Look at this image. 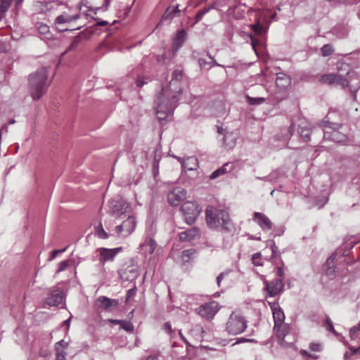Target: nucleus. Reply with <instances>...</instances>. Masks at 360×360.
I'll use <instances>...</instances> for the list:
<instances>
[{
  "mask_svg": "<svg viewBox=\"0 0 360 360\" xmlns=\"http://www.w3.org/2000/svg\"><path fill=\"white\" fill-rule=\"evenodd\" d=\"M181 93L179 90L175 94H172L169 89H162L161 94L155 100L157 108L156 114L160 121L165 120L172 114L176 108L179 95Z\"/></svg>",
  "mask_w": 360,
  "mask_h": 360,
  "instance_id": "f257e3e1",
  "label": "nucleus"
},
{
  "mask_svg": "<svg viewBox=\"0 0 360 360\" xmlns=\"http://www.w3.org/2000/svg\"><path fill=\"white\" fill-rule=\"evenodd\" d=\"M206 220L210 228H217L221 225L227 232L237 231V227L231 222L228 212L224 210L208 207L206 209Z\"/></svg>",
  "mask_w": 360,
  "mask_h": 360,
  "instance_id": "f03ea898",
  "label": "nucleus"
},
{
  "mask_svg": "<svg viewBox=\"0 0 360 360\" xmlns=\"http://www.w3.org/2000/svg\"><path fill=\"white\" fill-rule=\"evenodd\" d=\"M48 70L45 68H41L35 73L30 75L29 91L34 100L41 98L46 94L48 88Z\"/></svg>",
  "mask_w": 360,
  "mask_h": 360,
  "instance_id": "7ed1b4c3",
  "label": "nucleus"
},
{
  "mask_svg": "<svg viewBox=\"0 0 360 360\" xmlns=\"http://www.w3.org/2000/svg\"><path fill=\"white\" fill-rule=\"evenodd\" d=\"M247 328V321L238 312H233L226 323V330L230 335H236L242 333Z\"/></svg>",
  "mask_w": 360,
  "mask_h": 360,
  "instance_id": "20e7f679",
  "label": "nucleus"
},
{
  "mask_svg": "<svg viewBox=\"0 0 360 360\" xmlns=\"http://www.w3.org/2000/svg\"><path fill=\"white\" fill-rule=\"evenodd\" d=\"M130 211L129 203L122 198L113 199L110 202L109 212L111 215L120 218Z\"/></svg>",
  "mask_w": 360,
  "mask_h": 360,
  "instance_id": "39448f33",
  "label": "nucleus"
},
{
  "mask_svg": "<svg viewBox=\"0 0 360 360\" xmlns=\"http://www.w3.org/2000/svg\"><path fill=\"white\" fill-rule=\"evenodd\" d=\"M181 211L183 213L185 221L188 224H193L200 212L197 203L191 201L184 202L181 206Z\"/></svg>",
  "mask_w": 360,
  "mask_h": 360,
  "instance_id": "423d86ee",
  "label": "nucleus"
},
{
  "mask_svg": "<svg viewBox=\"0 0 360 360\" xmlns=\"http://www.w3.org/2000/svg\"><path fill=\"white\" fill-rule=\"evenodd\" d=\"M136 220L134 216H129L121 224L115 226V231L119 238H127L135 230Z\"/></svg>",
  "mask_w": 360,
  "mask_h": 360,
  "instance_id": "0eeeda50",
  "label": "nucleus"
},
{
  "mask_svg": "<svg viewBox=\"0 0 360 360\" xmlns=\"http://www.w3.org/2000/svg\"><path fill=\"white\" fill-rule=\"evenodd\" d=\"M341 128V125L335 123L326 126L323 129V138L330 139L337 143L345 141L346 136L340 131Z\"/></svg>",
  "mask_w": 360,
  "mask_h": 360,
  "instance_id": "6e6552de",
  "label": "nucleus"
},
{
  "mask_svg": "<svg viewBox=\"0 0 360 360\" xmlns=\"http://www.w3.org/2000/svg\"><path fill=\"white\" fill-rule=\"evenodd\" d=\"M320 82L329 85H340L345 88L349 85V79L338 74H326L321 77Z\"/></svg>",
  "mask_w": 360,
  "mask_h": 360,
  "instance_id": "1a4fd4ad",
  "label": "nucleus"
},
{
  "mask_svg": "<svg viewBox=\"0 0 360 360\" xmlns=\"http://www.w3.org/2000/svg\"><path fill=\"white\" fill-rule=\"evenodd\" d=\"M219 304L216 302H210L202 304L195 309L196 312L202 318L210 319H212L219 311Z\"/></svg>",
  "mask_w": 360,
  "mask_h": 360,
  "instance_id": "9d476101",
  "label": "nucleus"
},
{
  "mask_svg": "<svg viewBox=\"0 0 360 360\" xmlns=\"http://www.w3.org/2000/svg\"><path fill=\"white\" fill-rule=\"evenodd\" d=\"M122 250V247L115 248H100L96 250V252H98L99 258L98 260L101 263H105L107 262L113 261L115 256Z\"/></svg>",
  "mask_w": 360,
  "mask_h": 360,
  "instance_id": "9b49d317",
  "label": "nucleus"
},
{
  "mask_svg": "<svg viewBox=\"0 0 360 360\" xmlns=\"http://www.w3.org/2000/svg\"><path fill=\"white\" fill-rule=\"evenodd\" d=\"M264 290L269 297H274L280 293L284 288V283L281 278H276L271 281H265Z\"/></svg>",
  "mask_w": 360,
  "mask_h": 360,
  "instance_id": "f8f14e48",
  "label": "nucleus"
},
{
  "mask_svg": "<svg viewBox=\"0 0 360 360\" xmlns=\"http://www.w3.org/2000/svg\"><path fill=\"white\" fill-rule=\"evenodd\" d=\"M186 198V191L181 188H176L168 193V202L173 205L177 206L181 201Z\"/></svg>",
  "mask_w": 360,
  "mask_h": 360,
  "instance_id": "ddd939ff",
  "label": "nucleus"
},
{
  "mask_svg": "<svg viewBox=\"0 0 360 360\" xmlns=\"http://www.w3.org/2000/svg\"><path fill=\"white\" fill-rule=\"evenodd\" d=\"M96 306L103 310L110 311L117 307L119 304V300L111 299L105 296H100L96 300Z\"/></svg>",
  "mask_w": 360,
  "mask_h": 360,
  "instance_id": "4468645a",
  "label": "nucleus"
},
{
  "mask_svg": "<svg viewBox=\"0 0 360 360\" xmlns=\"http://www.w3.org/2000/svg\"><path fill=\"white\" fill-rule=\"evenodd\" d=\"M63 297V290L56 288L51 290L50 295L46 298L44 303L50 307L58 306L62 303Z\"/></svg>",
  "mask_w": 360,
  "mask_h": 360,
  "instance_id": "2eb2a0df",
  "label": "nucleus"
},
{
  "mask_svg": "<svg viewBox=\"0 0 360 360\" xmlns=\"http://www.w3.org/2000/svg\"><path fill=\"white\" fill-rule=\"evenodd\" d=\"M252 219L264 231H269L273 227V223L269 218L264 214L255 212L253 214Z\"/></svg>",
  "mask_w": 360,
  "mask_h": 360,
  "instance_id": "dca6fc26",
  "label": "nucleus"
},
{
  "mask_svg": "<svg viewBox=\"0 0 360 360\" xmlns=\"http://www.w3.org/2000/svg\"><path fill=\"white\" fill-rule=\"evenodd\" d=\"M269 306L273 314L274 324H280L284 322L285 314L277 302H269Z\"/></svg>",
  "mask_w": 360,
  "mask_h": 360,
  "instance_id": "f3484780",
  "label": "nucleus"
},
{
  "mask_svg": "<svg viewBox=\"0 0 360 360\" xmlns=\"http://www.w3.org/2000/svg\"><path fill=\"white\" fill-rule=\"evenodd\" d=\"M58 4L54 1H41L35 2L34 4V10L40 13H46L54 8Z\"/></svg>",
  "mask_w": 360,
  "mask_h": 360,
  "instance_id": "a211bd4d",
  "label": "nucleus"
},
{
  "mask_svg": "<svg viewBox=\"0 0 360 360\" xmlns=\"http://www.w3.org/2000/svg\"><path fill=\"white\" fill-rule=\"evenodd\" d=\"M276 84L281 90H285L290 86L291 79L288 75L283 72L278 73L276 75Z\"/></svg>",
  "mask_w": 360,
  "mask_h": 360,
  "instance_id": "6ab92c4d",
  "label": "nucleus"
},
{
  "mask_svg": "<svg viewBox=\"0 0 360 360\" xmlns=\"http://www.w3.org/2000/svg\"><path fill=\"white\" fill-rule=\"evenodd\" d=\"M199 235L198 228L194 226L188 230L179 233V239L184 242L191 241Z\"/></svg>",
  "mask_w": 360,
  "mask_h": 360,
  "instance_id": "aec40b11",
  "label": "nucleus"
},
{
  "mask_svg": "<svg viewBox=\"0 0 360 360\" xmlns=\"http://www.w3.org/2000/svg\"><path fill=\"white\" fill-rule=\"evenodd\" d=\"M274 330L276 331L277 338L282 342L290 332V326L284 322L280 324H274Z\"/></svg>",
  "mask_w": 360,
  "mask_h": 360,
  "instance_id": "412c9836",
  "label": "nucleus"
},
{
  "mask_svg": "<svg viewBox=\"0 0 360 360\" xmlns=\"http://www.w3.org/2000/svg\"><path fill=\"white\" fill-rule=\"evenodd\" d=\"M156 246L157 244L153 238H147L145 241L140 245L139 248L141 250L147 255L153 254Z\"/></svg>",
  "mask_w": 360,
  "mask_h": 360,
  "instance_id": "4be33fe9",
  "label": "nucleus"
},
{
  "mask_svg": "<svg viewBox=\"0 0 360 360\" xmlns=\"http://www.w3.org/2000/svg\"><path fill=\"white\" fill-rule=\"evenodd\" d=\"M198 167V159L195 157H188L182 162V168L185 171L194 170Z\"/></svg>",
  "mask_w": 360,
  "mask_h": 360,
  "instance_id": "5701e85b",
  "label": "nucleus"
},
{
  "mask_svg": "<svg viewBox=\"0 0 360 360\" xmlns=\"http://www.w3.org/2000/svg\"><path fill=\"white\" fill-rule=\"evenodd\" d=\"M79 18V15H70L68 13H63L60 15H58L56 20H55V25H60L62 24L70 22Z\"/></svg>",
  "mask_w": 360,
  "mask_h": 360,
  "instance_id": "b1692460",
  "label": "nucleus"
},
{
  "mask_svg": "<svg viewBox=\"0 0 360 360\" xmlns=\"http://www.w3.org/2000/svg\"><path fill=\"white\" fill-rule=\"evenodd\" d=\"M294 131L295 127L293 124H291L288 127H284L281 129L279 138L282 139L285 143H287L292 136Z\"/></svg>",
  "mask_w": 360,
  "mask_h": 360,
  "instance_id": "393cba45",
  "label": "nucleus"
},
{
  "mask_svg": "<svg viewBox=\"0 0 360 360\" xmlns=\"http://www.w3.org/2000/svg\"><path fill=\"white\" fill-rule=\"evenodd\" d=\"M36 27L39 34L45 39H51L52 34L50 32L49 27L47 25L42 22H37Z\"/></svg>",
  "mask_w": 360,
  "mask_h": 360,
  "instance_id": "a878e982",
  "label": "nucleus"
},
{
  "mask_svg": "<svg viewBox=\"0 0 360 360\" xmlns=\"http://www.w3.org/2000/svg\"><path fill=\"white\" fill-rule=\"evenodd\" d=\"M186 33L184 30L179 31L174 39V46H176V51L181 47L186 39Z\"/></svg>",
  "mask_w": 360,
  "mask_h": 360,
  "instance_id": "bb28decb",
  "label": "nucleus"
},
{
  "mask_svg": "<svg viewBox=\"0 0 360 360\" xmlns=\"http://www.w3.org/2000/svg\"><path fill=\"white\" fill-rule=\"evenodd\" d=\"M12 0H0V21L4 18L6 11L11 5Z\"/></svg>",
  "mask_w": 360,
  "mask_h": 360,
  "instance_id": "cd10ccee",
  "label": "nucleus"
},
{
  "mask_svg": "<svg viewBox=\"0 0 360 360\" xmlns=\"http://www.w3.org/2000/svg\"><path fill=\"white\" fill-rule=\"evenodd\" d=\"M229 166V163L227 162V163L224 164V165L221 167L214 171L210 176V179H214L217 178L218 176H219L220 175L227 173L228 172L227 167Z\"/></svg>",
  "mask_w": 360,
  "mask_h": 360,
  "instance_id": "c85d7f7f",
  "label": "nucleus"
},
{
  "mask_svg": "<svg viewBox=\"0 0 360 360\" xmlns=\"http://www.w3.org/2000/svg\"><path fill=\"white\" fill-rule=\"evenodd\" d=\"M360 332V323L357 326H353L349 330V336L352 340L359 342L360 338L359 337V333Z\"/></svg>",
  "mask_w": 360,
  "mask_h": 360,
  "instance_id": "c756f323",
  "label": "nucleus"
},
{
  "mask_svg": "<svg viewBox=\"0 0 360 360\" xmlns=\"http://www.w3.org/2000/svg\"><path fill=\"white\" fill-rule=\"evenodd\" d=\"M300 136L303 139V140L306 142L309 141L310 139L311 130L309 128L306 126L300 127Z\"/></svg>",
  "mask_w": 360,
  "mask_h": 360,
  "instance_id": "7c9ffc66",
  "label": "nucleus"
},
{
  "mask_svg": "<svg viewBox=\"0 0 360 360\" xmlns=\"http://www.w3.org/2000/svg\"><path fill=\"white\" fill-rule=\"evenodd\" d=\"M95 233L101 239H107L109 237V234L104 230L101 224L96 228Z\"/></svg>",
  "mask_w": 360,
  "mask_h": 360,
  "instance_id": "2f4dec72",
  "label": "nucleus"
},
{
  "mask_svg": "<svg viewBox=\"0 0 360 360\" xmlns=\"http://www.w3.org/2000/svg\"><path fill=\"white\" fill-rule=\"evenodd\" d=\"M174 16H175V14L174 13V11H172L171 7H169L166 10V11L164 13V14L161 18L160 24L164 23L167 20L171 21Z\"/></svg>",
  "mask_w": 360,
  "mask_h": 360,
  "instance_id": "473e14b6",
  "label": "nucleus"
},
{
  "mask_svg": "<svg viewBox=\"0 0 360 360\" xmlns=\"http://www.w3.org/2000/svg\"><path fill=\"white\" fill-rule=\"evenodd\" d=\"M246 99L250 105H257L265 102L266 99L263 97L253 98L250 96H246Z\"/></svg>",
  "mask_w": 360,
  "mask_h": 360,
  "instance_id": "72a5a7b5",
  "label": "nucleus"
},
{
  "mask_svg": "<svg viewBox=\"0 0 360 360\" xmlns=\"http://www.w3.org/2000/svg\"><path fill=\"white\" fill-rule=\"evenodd\" d=\"M210 11V7H205L202 10L199 11L195 17V22L193 24L198 23L202 17Z\"/></svg>",
  "mask_w": 360,
  "mask_h": 360,
  "instance_id": "f704fd0d",
  "label": "nucleus"
},
{
  "mask_svg": "<svg viewBox=\"0 0 360 360\" xmlns=\"http://www.w3.org/2000/svg\"><path fill=\"white\" fill-rule=\"evenodd\" d=\"M261 257L260 252H256L252 255V263L255 266H261L263 265Z\"/></svg>",
  "mask_w": 360,
  "mask_h": 360,
  "instance_id": "c9c22d12",
  "label": "nucleus"
},
{
  "mask_svg": "<svg viewBox=\"0 0 360 360\" xmlns=\"http://www.w3.org/2000/svg\"><path fill=\"white\" fill-rule=\"evenodd\" d=\"M321 51L323 56H328L334 51V49L330 44H326L321 48Z\"/></svg>",
  "mask_w": 360,
  "mask_h": 360,
  "instance_id": "e433bc0d",
  "label": "nucleus"
},
{
  "mask_svg": "<svg viewBox=\"0 0 360 360\" xmlns=\"http://www.w3.org/2000/svg\"><path fill=\"white\" fill-rule=\"evenodd\" d=\"M68 342H65L64 340H61L55 344V350L56 351H58V350L64 351V349H66L68 347Z\"/></svg>",
  "mask_w": 360,
  "mask_h": 360,
  "instance_id": "4c0bfd02",
  "label": "nucleus"
},
{
  "mask_svg": "<svg viewBox=\"0 0 360 360\" xmlns=\"http://www.w3.org/2000/svg\"><path fill=\"white\" fill-rule=\"evenodd\" d=\"M121 328L126 331L132 332L134 330V326L130 321H122Z\"/></svg>",
  "mask_w": 360,
  "mask_h": 360,
  "instance_id": "58836bf2",
  "label": "nucleus"
},
{
  "mask_svg": "<svg viewBox=\"0 0 360 360\" xmlns=\"http://www.w3.org/2000/svg\"><path fill=\"white\" fill-rule=\"evenodd\" d=\"M149 79L144 76H139L136 79V85L138 87H142L143 85L147 84Z\"/></svg>",
  "mask_w": 360,
  "mask_h": 360,
  "instance_id": "ea45409f",
  "label": "nucleus"
},
{
  "mask_svg": "<svg viewBox=\"0 0 360 360\" xmlns=\"http://www.w3.org/2000/svg\"><path fill=\"white\" fill-rule=\"evenodd\" d=\"M67 248H68V247H65V248H64L63 249H60V250H54L53 251L51 252V256H50L49 260V261L53 260L58 256V254L65 252Z\"/></svg>",
  "mask_w": 360,
  "mask_h": 360,
  "instance_id": "a19ab883",
  "label": "nucleus"
},
{
  "mask_svg": "<svg viewBox=\"0 0 360 360\" xmlns=\"http://www.w3.org/2000/svg\"><path fill=\"white\" fill-rule=\"evenodd\" d=\"M68 265H69V262L68 260L62 261L58 264V270L56 271V274L63 271L68 267Z\"/></svg>",
  "mask_w": 360,
  "mask_h": 360,
  "instance_id": "79ce46f5",
  "label": "nucleus"
},
{
  "mask_svg": "<svg viewBox=\"0 0 360 360\" xmlns=\"http://www.w3.org/2000/svg\"><path fill=\"white\" fill-rule=\"evenodd\" d=\"M250 28L257 34H261L263 30L262 26L259 22L251 25Z\"/></svg>",
  "mask_w": 360,
  "mask_h": 360,
  "instance_id": "37998d69",
  "label": "nucleus"
},
{
  "mask_svg": "<svg viewBox=\"0 0 360 360\" xmlns=\"http://www.w3.org/2000/svg\"><path fill=\"white\" fill-rule=\"evenodd\" d=\"M326 329L328 330L333 333L335 335H338L337 332L335 330L334 327L333 326V322L329 318L326 319Z\"/></svg>",
  "mask_w": 360,
  "mask_h": 360,
  "instance_id": "c03bdc74",
  "label": "nucleus"
},
{
  "mask_svg": "<svg viewBox=\"0 0 360 360\" xmlns=\"http://www.w3.org/2000/svg\"><path fill=\"white\" fill-rule=\"evenodd\" d=\"M225 5V3L222 0H216L214 1L212 4L210 6V10L212 8H219L221 6H224Z\"/></svg>",
  "mask_w": 360,
  "mask_h": 360,
  "instance_id": "a18cd8bd",
  "label": "nucleus"
},
{
  "mask_svg": "<svg viewBox=\"0 0 360 360\" xmlns=\"http://www.w3.org/2000/svg\"><path fill=\"white\" fill-rule=\"evenodd\" d=\"M337 68H338V71H340L341 69L345 70L347 75V76L349 75V74H350L349 67V65L347 63H338Z\"/></svg>",
  "mask_w": 360,
  "mask_h": 360,
  "instance_id": "49530a36",
  "label": "nucleus"
},
{
  "mask_svg": "<svg viewBox=\"0 0 360 360\" xmlns=\"http://www.w3.org/2000/svg\"><path fill=\"white\" fill-rule=\"evenodd\" d=\"M56 360H66L67 353L63 350L56 351Z\"/></svg>",
  "mask_w": 360,
  "mask_h": 360,
  "instance_id": "de8ad7c7",
  "label": "nucleus"
},
{
  "mask_svg": "<svg viewBox=\"0 0 360 360\" xmlns=\"http://www.w3.org/2000/svg\"><path fill=\"white\" fill-rule=\"evenodd\" d=\"M309 348L312 351L319 352L321 349V345L319 343L312 342L309 345Z\"/></svg>",
  "mask_w": 360,
  "mask_h": 360,
  "instance_id": "09e8293b",
  "label": "nucleus"
},
{
  "mask_svg": "<svg viewBox=\"0 0 360 360\" xmlns=\"http://www.w3.org/2000/svg\"><path fill=\"white\" fill-rule=\"evenodd\" d=\"M163 329L167 334L172 335V325L170 324V323H169V322L165 323L163 326Z\"/></svg>",
  "mask_w": 360,
  "mask_h": 360,
  "instance_id": "8fccbe9b",
  "label": "nucleus"
},
{
  "mask_svg": "<svg viewBox=\"0 0 360 360\" xmlns=\"http://www.w3.org/2000/svg\"><path fill=\"white\" fill-rule=\"evenodd\" d=\"M226 275H227V273H226V272H222L219 274V276L217 277V283L218 286H220L221 281L223 280V278Z\"/></svg>",
  "mask_w": 360,
  "mask_h": 360,
  "instance_id": "3c124183",
  "label": "nucleus"
},
{
  "mask_svg": "<svg viewBox=\"0 0 360 360\" xmlns=\"http://www.w3.org/2000/svg\"><path fill=\"white\" fill-rule=\"evenodd\" d=\"M257 179L264 181H271V182L274 181V178H273L272 175H269V176H266L264 177H257Z\"/></svg>",
  "mask_w": 360,
  "mask_h": 360,
  "instance_id": "603ef678",
  "label": "nucleus"
},
{
  "mask_svg": "<svg viewBox=\"0 0 360 360\" xmlns=\"http://www.w3.org/2000/svg\"><path fill=\"white\" fill-rule=\"evenodd\" d=\"M277 275L281 279L285 276V271L282 267L277 268Z\"/></svg>",
  "mask_w": 360,
  "mask_h": 360,
  "instance_id": "864d4df0",
  "label": "nucleus"
},
{
  "mask_svg": "<svg viewBox=\"0 0 360 360\" xmlns=\"http://www.w3.org/2000/svg\"><path fill=\"white\" fill-rule=\"evenodd\" d=\"M174 75H175V77H176V80H174V79H173V80L170 82V86H172V85H174V84H177V83H178V82H177V77H178V76H181V72H180V71H177V70H176V71H175V72H174Z\"/></svg>",
  "mask_w": 360,
  "mask_h": 360,
  "instance_id": "5fc2aeb1",
  "label": "nucleus"
},
{
  "mask_svg": "<svg viewBox=\"0 0 360 360\" xmlns=\"http://www.w3.org/2000/svg\"><path fill=\"white\" fill-rule=\"evenodd\" d=\"M335 273V269L333 266H328L326 270V274L328 276H333Z\"/></svg>",
  "mask_w": 360,
  "mask_h": 360,
  "instance_id": "6e6d98bb",
  "label": "nucleus"
},
{
  "mask_svg": "<svg viewBox=\"0 0 360 360\" xmlns=\"http://www.w3.org/2000/svg\"><path fill=\"white\" fill-rule=\"evenodd\" d=\"M135 294V290L134 289H130L127 291V299H126V301L127 302L128 300L131 297V296H134Z\"/></svg>",
  "mask_w": 360,
  "mask_h": 360,
  "instance_id": "4d7b16f0",
  "label": "nucleus"
},
{
  "mask_svg": "<svg viewBox=\"0 0 360 360\" xmlns=\"http://www.w3.org/2000/svg\"><path fill=\"white\" fill-rule=\"evenodd\" d=\"M77 40H75L72 44L70 45V46L66 50V51L64 53H65L66 52L68 51H71L74 47H75L77 45Z\"/></svg>",
  "mask_w": 360,
  "mask_h": 360,
  "instance_id": "13d9d810",
  "label": "nucleus"
},
{
  "mask_svg": "<svg viewBox=\"0 0 360 360\" xmlns=\"http://www.w3.org/2000/svg\"><path fill=\"white\" fill-rule=\"evenodd\" d=\"M171 11H174V13L175 14V15H176V14H179V13L181 12V11L179 9V5H176V6L175 7H174V8H171Z\"/></svg>",
  "mask_w": 360,
  "mask_h": 360,
  "instance_id": "bf43d9fd",
  "label": "nucleus"
},
{
  "mask_svg": "<svg viewBox=\"0 0 360 360\" xmlns=\"http://www.w3.org/2000/svg\"><path fill=\"white\" fill-rule=\"evenodd\" d=\"M349 349L352 351V354H360V347L357 348L349 347Z\"/></svg>",
  "mask_w": 360,
  "mask_h": 360,
  "instance_id": "052dcab7",
  "label": "nucleus"
},
{
  "mask_svg": "<svg viewBox=\"0 0 360 360\" xmlns=\"http://www.w3.org/2000/svg\"><path fill=\"white\" fill-rule=\"evenodd\" d=\"M108 24V21L106 20H101L96 22V25L98 26H104L107 25Z\"/></svg>",
  "mask_w": 360,
  "mask_h": 360,
  "instance_id": "680f3d73",
  "label": "nucleus"
},
{
  "mask_svg": "<svg viewBox=\"0 0 360 360\" xmlns=\"http://www.w3.org/2000/svg\"><path fill=\"white\" fill-rule=\"evenodd\" d=\"M198 62L201 67H205L207 64V63L205 61V60L202 59V58L199 59Z\"/></svg>",
  "mask_w": 360,
  "mask_h": 360,
  "instance_id": "e2e57ef3",
  "label": "nucleus"
},
{
  "mask_svg": "<svg viewBox=\"0 0 360 360\" xmlns=\"http://www.w3.org/2000/svg\"><path fill=\"white\" fill-rule=\"evenodd\" d=\"M122 321L123 320L111 319L110 321L114 324H119L121 326Z\"/></svg>",
  "mask_w": 360,
  "mask_h": 360,
  "instance_id": "0e129e2a",
  "label": "nucleus"
},
{
  "mask_svg": "<svg viewBox=\"0 0 360 360\" xmlns=\"http://www.w3.org/2000/svg\"><path fill=\"white\" fill-rule=\"evenodd\" d=\"M335 259V256L332 255L327 259V264L330 265L333 263V260Z\"/></svg>",
  "mask_w": 360,
  "mask_h": 360,
  "instance_id": "69168bd1",
  "label": "nucleus"
},
{
  "mask_svg": "<svg viewBox=\"0 0 360 360\" xmlns=\"http://www.w3.org/2000/svg\"><path fill=\"white\" fill-rule=\"evenodd\" d=\"M130 267L129 266L127 269H129V271L132 273L134 274V276H137V271L132 268V269H129Z\"/></svg>",
  "mask_w": 360,
  "mask_h": 360,
  "instance_id": "338daca9",
  "label": "nucleus"
},
{
  "mask_svg": "<svg viewBox=\"0 0 360 360\" xmlns=\"http://www.w3.org/2000/svg\"><path fill=\"white\" fill-rule=\"evenodd\" d=\"M146 360H158V357L155 356H149Z\"/></svg>",
  "mask_w": 360,
  "mask_h": 360,
  "instance_id": "774afa93",
  "label": "nucleus"
}]
</instances>
